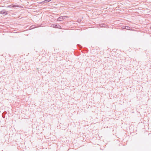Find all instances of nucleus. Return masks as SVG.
Returning <instances> with one entry per match:
<instances>
[{"mask_svg": "<svg viewBox=\"0 0 151 151\" xmlns=\"http://www.w3.org/2000/svg\"><path fill=\"white\" fill-rule=\"evenodd\" d=\"M51 27L55 28H59L61 29L62 28L61 26L59 24H52L51 25Z\"/></svg>", "mask_w": 151, "mask_h": 151, "instance_id": "1", "label": "nucleus"}, {"mask_svg": "<svg viewBox=\"0 0 151 151\" xmlns=\"http://www.w3.org/2000/svg\"><path fill=\"white\" fill-rule=\"evenodd\" d=\"M9 12L5 10H3L1 11H0V14H4L6 15L8 14Z\"/></svg>", "mask_w": 151, "mask_h": 151, "instance_id": "2", "label": "nucleus"}, {"mask_svg": "<svg viewBox=\"0 0 151 151\" xmlns=\"http://www.w3.org/2000/svg\"><path fill=\"white\" fill-rule=\"evenodd\" d=\"M65 17H68L67 16H60L58 18L57 21H61L63 19H65Z\"/></svg>", "mask_w": 151, "mask_h": 151, "instance_id": "3", "label": "nucleus"}, {"mask_svg": "<svg viewBox=\"0 0 151 151\" xmlns=\"http://www.w3.org/2000/svg\"><path fill=\"white\" fill-rule=\"evenodd\" d=\"M20 7L18 5H13V4H12L8 6L7 7H9V8H13V7Z\"/></svg>", "mask_w": 151, "mask_h": 151, "instance_id": "4", "label": "nucleus"}, {"mask_svg": "<svg viewBox=\"0 0 151 151\" xmlns=\"http://www.w3.org/2000/svg\"><path fill=\"white\" fill-rule=\"evenodd\" d=\"M52 0H45L43 2L44 3H46L47 2H49L50 1H51Z\"/></svg>", "mask_w": 151, "mask_h": 151, "instance_id": "5", "label": "nucleus"}, {"mask_svg": "<svg viewBox=\"0 0 151 151\" xmlns=\"http://www.w3.org/2000/svg\"><path fill=\"white\" fill-rule=\"evenodd\" d=\"M130 28L129 26H126L125 27V29H129Z\"/></svg>", "mask_w": 151, "mask_h": 151, "instance_id": "6", "label": "nucleus"}, {"mask_svg": "<svg viewBox=\"0 0 151 151\" xmlns=\"http://www.w3.org/2000/svg\"><path fill=\"white\" fill-rule=\"evenodd\" d=\"M104 25V24H100V26L101 27H104V26H103Z\"/></svg>", "mask_w": 151, "mask_h": 151, "instance_id": "7", "label": "nucleus"}, {"mask_svg": "<svg viewBox=\"0 0 151 151\" xmlns=\"http://www.w3.org/2000/svg\"><path fill=\"white\" fill-rule=\"evenodd\" d=\"M78 22H79V20H78Z\"/></svg>", "mask_w": 151, "mask_h": 151, "instance_id": "8", "label": "nucleus"}, {"mask_svg": "<svg viewBox=\"0 0 151 151\" xmlns=\"http://www.w3.org/2000/svg\"><path fill=\"white\" fill-rule=\"evenodd\" d=\"M78 22H79V20H78Z\"/></svg>", "mask_w": 151, "mask_h": 151, "instance_id": "9", "label": "nucleus"}, {"mask_svg": "<svg viewBox=\"0 0 151 151\" xmlns=\"http://www.w3.org/2000/svg\"><path fill=\"white\" fill-rule=\"evenodd\" d=\"M150 28L151 29V27H150Z\"/></svg>", "mask_w": 151, "mask_h": 151, "instance_id": "10", "label": "nucleus"}]
</instances>
